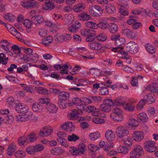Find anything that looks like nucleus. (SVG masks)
<instances>
[{"label":"nucleus","mask_w":158,"mask_h":158,"mask_svg":"<svg viewBox=\"0 0 158 158\" xmlns=\"http://www.w3.org/2000/svg\"><path fill=\"white\" fill-rule=\"evenodd\" d=\"M139 50L138 47L135 43L130 41L128 43L126 48V51L123 50V47H115L112 49V51L115 52H118L124 55H127V53L129 52L132 54L137 53Z\"/></svg>","instance_id":"nucleus-1"},{"label":"nucleus","mask_w":158,"mask_h":158,"mask_svg":"<svg viewBox=\"0 0 158 158\" xmlns=\"http://www.w3.org/2000/svg\"><path fill=\"white\" fill-rule=\"evenodd\" d=\"M86 149L85 145L82 143L78 145L77 148L74 147H70L69 148V151L71 154L73 156L78 155L79 153L84 154L85 150Z\"/></svg>","instance_id":"nucleus-2"},{"label":"nucleus","mask_w":158,"mask_h":158,"mask_svg":"<svg viewBox=\"0 0 158 158\" xmlns=\"http://www.w3.org/2000/svg\"><path fill=\"white\" fill-rule=\"evenodd\" d=\"M89 11L91 15L94 17H98L103 13V10L99 6L94 5L89 8Z\"/></svg>","instance_id":"nucleus-3"},{"label":"nucleus","mask_w":158,"mask_h":158,"mask_svg":"<svg viewBox=\"0 0 158 158\" xmlns=\"http://www.w3.org/2000/svg\"><path fill=\"white\" fill-rule=\"evenodd\" d=\"M113 105L114 102L110 99H106L100 105V108L103 111L108 112L110 110L111 106Z\"/></svg>","instance_id":"nucleus-4"},{"label":"nucleus","mask_w":158,"mask_h":158,"mask_svg":"<svg viewBox=\"0 0 158 158\" xmlns=\"http://www.w3.org/2000/svg\"><path fill=\"white\" fill-rule=\"evenodd\" d=\"M143 154V149L140 146H138L135 148L130 153L131 158H139Z\"/></svg>","instance_id":"nucleus-5"},{"label":"nucleus","mask_w":158,"mask_h":158,"mask_svg":"<svg viewBox=\"0 0 158 158\" xmlns=\"http://www.w3.org/2000/svg\"><path fill=\"white\" fill-rule=\"evenodd\" d=\"M116 133L118 137L121 138L128 134L129 132L124 127L120 126L116 129Z\"/></svg>","instance_id":"nucleus-6"},{"label":"nucleus","mask_w":158,"mask_h":158,"mask_svg":"<svg viewBox=\"0 0 158 158\" xmlns=\"http://www.w3.org/2000/svg\"><path fill=\"white\" fill-rule=\"evenodd\" d=\"M155 142L153 141H148L146 142L145 149L147 152H152L155 151L156 149Z\"/></svg>","instance_id":"nucleus-7"},{"label":"nucleus","mask_w":158,"mask_h":158,"mask_svg":"<svg viewBox=\"0 0 158 158\" xmlns=\"http://www.w3.org/2000/svg\"><path fill=\"white\" fill-rule=\"evenodd\" d=\"M53 131V129L50 127L45 126L41 129L39 135L41 137L48 136L50 135Z\"/></svg>","instance_id":"nucleus-8"},{"label":"nucleus","mask_w":158,"mask_h":158,"mask_svg":"<svg viewBox=\"0 0 158 158\" xmlns=\"http://www.w3.org/2000/svg\"><path fill=\"white\" fill-rule=\"evenodd\" d=\"M22 114L16 115V119L17 122H25L28 121L30 118L31 116V113L29 112L24 114Z\"/></svg>","instance_id":"nucleus-9"},{"label":"nucleus","mask_w":158,"mask_h":158,"mask_svg":"<svg viewBox=\"0 0 158 158\" xmlns=\"http://www.w3.org/2000/svg\"><path fill=\"white\" fill-rule=\"evenodd\" d=\"M54 2L51 0H46L44 5L43 6V9L47 10H51L54 8Z\"/></svg>","instance_id":"nucleus-10"},{"label":"nucleus","mask_w":158,"mask_h":158,"mask_svg":"<svg viewBox=\"0 0 158 158\" xmlns=\"http://www.w3.org/2000/svg\"><path fill=\"white\" fill-rule=\"evenodd\" d=\"M46 108L50 113H55L56 112L58 108L56 105L51 103H47L46 105Z\"/></svg>","instance_id":"nucleus-11"},{"label":"nucleus","mask_w":158,"mask_h":158,"mask_svg":"<svg viewBox=\"0 0 158 158\" xmlns=\"http://www.w3.org/2000/svg\"><path fill=\"white\" fill-rule=\"evenodd\" d=\"M105 137L108 141H112L114 140L115 138V133L112 131L108 130L105 133Z\"/></svg>","instance_id":"nucleus-12"},{"label":"nucleus","mask_w":158,"mask_h":158,"mask_svg":"<svg viewBox=\"0 0 158 158\" xmlns=\"http://www.w3.org/2000/svg\"><path fill=\"white\" fill-rule=\"evenodd\" d=\"M133 138L137 141H140L144 137L143 133L140 131H135L133 134Z\"/></svg>","instance_id":"nucleus-13"},{"label":"nucleus","mask_w":158,"mask_h":158,"mask_svg":"<svg viewBox=\"0 0 158 158\" xmlns=\"http://www.w3.org/2000/svg\"><path fill=\"white\" fill-rule=\"evenodd\" d=\"M31 22L35 25L40 24L44 21V19L41 16H32L31 18Z\"/></svg>","instance_id":"nucleus-14"},{"label":"nucleus","mask_w":158,"mask_h":158,"mask_svg":"<svg viewBox=\"0 0 158 158\" xmlns=\"http://www.w3.org/2000/svg\"><path fill=\"white\" fill-rule=\"evenodd\" d=\"M122 33L124 35L126 36L128 38L133 39L135 38V36L133 35V32L128 29H123L122 31Z\"/></svg>","instance_id":"nucleus-15"},{"label":"nucleus","mask_w":158,"mask_h":158,"mask_svg":"<svg viewBox=\"0 0 158 158\" xmlns=\"http://www.w3.org/2000/svg\"><path fill=\"white\" fill-rule=\"evenodd\" d=\"M105 7L106 12L109 14H113L115 12V8L112 3L107 4Z\"/></svg>","instance_id":"nucleus-16"},{"label":"nucleus","mask_w":158,"mask_h":158,"mask_svg":"<svg viewBox=\"0 0 158 158\" xmlns=\"http://www.w3.org/2000/svg\"><path fill=\"white\" fill-rule=\"evenodd\" d=\"M89 46L91 49L93 50H99L102 48V45L99 43L93 42L89 43Z\"/></svg>","instance_id":"nucleus-17"},{"label":"nucleus","mask_w":158,"mask_h":158,"mask_svg":"<svg viewBox=\"0 0 158 158\" xmlns=\"http://www.w3.org/2000/svg\"><path fill=\"white\" fill-rule=\"evenodd\" d=\"M50 152L52 154L55 155H61L64 152V150L60 148H55L51 150Z\"/></svg>","instance_id":"nucleus-18"},{"label":"nucleus","mask_w":158,"mask_h":158,"mask_svg":"<svg viewBox=\"0 0 158 158\" xmlns=\"http://www.w3.org/2000/svg\"><path fill=\"white\" fill-rule=\"evenodd\" d=\"M11 27V26L9 25L8 27H7V29L13 35H15L17 38L20 37L21 36V34L14 27Z\"/></svg>","instance_id":"nucleus-19"},{"label":"nucleus","mask_w":158,"mask_h":158,"mask_svg":"<svg viewBox=\"0 0 158 158\" xmlns=\"http://www.w3.org/2000/svg\"><path fill=\"white\" fill-rule=\"evenodd\" d=\"M59 100L67 101L69 96V94L67 92H61L58 95Z\"/></svg>","instance_id":"nucleus-20"},{"label":"nucleus","mask_w":158,"mask_h":158,"mask_svg":"<svg viewBox=\"0 0 158 158\" xmlns=\"http://www.w3.org/2000/svg\"><path fill=\"white\" fill-rule=\"evenodd\" d=\"M78 18L79 19L81 20L87 21L90 19L91 17L88 14L84 12H83L78 15Z\"/></svg>","instance_id":"nucleus-21"},{"label":"nucleus","mask_w":158,"mask_h":158,"mask_svg":"<svg viewBox=\"0 0 158 158\" xmlns=\"http://www.w3.org/2000/svg\"><path fill=\"white\" fill-rule=\"evenodd\" d=\"M109 31L112 33L116 32L118 30V26L115 24L110 23L109 24L108 27Z\"/></svg>","instance_id":"nucleus-22"},{"label":"nucleus","mask_w":158,"mask_h":158,"mask_svg":"<svg viewBox=\"0 0 158 158\" xmlns=\"http://www.w3.org/2000/svg\"><path fill=\"white\" fill-rule=\"evenodd\" d=\"M14 120V118L12 115H7L4 118H2L0 120L4 121L5 123L11 124Z\"/></svg>","instance_id":"nucleus-23"},{"label":"nucleus","mask_w":158,"mask_h":158,"mask_svg":"<svg viewBox=\"0 0 158 158\" xmlns=\"http://www.w3.org/2000/svg\"><path fill=\"white\" fill-rule=\"evenodd\" d=\"M137 118L142 123L146 122L148 119L147 114L144 113H141L139 114L137 116Z\"/></svg>","instance_id":"nucleus-24"},{"label":"nucleus","mask_w":158,"mask_h":158,"mask_svg":"<svg viewBox=\"0 0 158 158\" xmlns=\"http://www.w3.org/2000/svg\"><path fill=\"white\" fill-rule=\"evenodd\" d=\"M4 19L7 21L13 22L15 19V16L11 13H7L3 16Z\"/></svg>","instance_id":"nucleus-25"},{"label":"nucleus","mask_w":158,"mask_h":158,"mask_svg":"<svg viewBox=\"0 0 158 158\" xmlns=\"http://www.w3.org/2000/svg\"><path fill=\"white\" fill-rule=\"evenodd\" d=\"M78 113H79L76 110L74 109L68 115V117L70 119L75 120L77 118Z\"/></svg>","instance_id":"nucleus-26"},{"label":"nucleus","mask_w":158,"mask_h":158,"mask_svg":"<svg viewBox=\"0 0 158 158\" xmlns=\"http://www.w3.org/2000/svg\"><path fill=\"white\" fill-rule=\"evenodd\" d=\"M149 90L153 93H158V84L154 83L148 86Z\"/></svg>","instance_id":"nucleus-27"},{"label":"nucleus","mask_w":158,"mask_h":158,"mask_svg":"<svg viewBox=\"0 0 158 158\" xmlns=\"http://www.w3.org/2000/svg\"><path fill=\"white\" fill-rule=\"evenodd\" d=\"M85 9V6L82 3H78L74 6L73 10L76 12H79Z\"/></svg>","instance_id":"nucleus-28"},{"label":"nucleus","mask_w":158,"mask_h":158,"mask_svg":"<svg viewBox=\"0 0 158 158\" xmlns=\"http://www.w3.org/2000/svg\"><path fill=\"white\" fill-rule=\"evenodd\" d=\"M61 127L62 129L66 130L69 128H74L75 126L72 122H67L64 123Z\"/></svg>","instance_id":"nucleus-29"},{"label":"nucleus","mask_w":158,"mask_h":158,"mask_svg":"<svg viewBox=\"0 0 158 158\" xmlns=\"http://www.w3.org/2000/svg\"><path fill=\"white\" fill-rule=\"evenodd\" d=\"M35 90L40 94H48V90L42 87H36L35 88Z\"/></svg>","instance_id":"nucleus-30"},{"label":"nucleus","mask_w":158,"mask_h":158,"mask_svg":"<svg viewBox=\"0 0 158 158\" xmlns=\"http://www.w3.org/2000/svg\"><path fill=\"white\" fill-rule=\"evenodd\" d=\"M26 153L23 150H18L15 153V156L16 158H23L26 156Z\"/></svg>","instance_id":"nucleus-31"},{"label":"nucleus","mask_w":158,"mask_h":158,"mask_svg":"<svg viewBox=\"0 0 158 158\" xmlns=\"http://www.w3.org/2000/svg\"><path fill=\"white\" fill-rule=\"evenodd\" d=\"M123 114L122 110L118 108H115L112 110V113L110 114V117H114L116 115Z\"/></svg>","instance_id":"nucleus-32"},{"label":"nucleus","mask_w":158,"mask_h":158,"mask_svg":"<svg viewBox=\"0 0 158 158\" xmlns=\"http://www.w3.org/2000/svg\"><path fill=\"white\" fill-rule=\"evenodd\" d=\"M86 26L89 28L95 29L98 27L97 24L92 21H87L85 23Z\"/></svg>","instance_id":"nucleus-33"},{"label":"nucleus","mask_w":158,"mask_h":158,"mask_svg":"<svg viewBox=\"0 0 158 158\" xmlns=\"http://www.w3.org/2000/svg\"><path fill=\"white\" fill-rule=\"evenodd\" d=\"M15 146L14 145H10L7 149V153L9 156H12L14 154L15 151Z\"/></svg>","instance_id":"nucleus-34"},{"label":"nucleus","mask_w":158,"mask_h":158,"mask_svg":"<svg viewBox=\"0 0 158 158\" xmlns=\"http://www.w3.org/2000/svg\"><path fill=\"white\" fill-rule=\"evenodd\" d=\"M125 42V39L122 37H121L119 39H117L115 42V44L117 47H123L122 45L124 44Z\"/></svg>","instance_id":"nucleus-35"},{"label":"nucleus","mask_w":158,"mask_h":158,"mask_svg":"<svg viewBox=\"0 0 158 158\" xmlns=\"http://www.w3.org/2000/svg\"><path fill=\"white\" fill-rule=\"evenodd\" d=\"M27 139L28 137L26 136H23L20 137L18 139V143L20 146L23 145Z\"/></svg>","instance_id":"nucleus-36"},{"label":"nucleus","mask_w":158,"mask_h":158,"mask_svg":"<svg viewBox=\"0 0 158 158\" xmlns=\"http://www.w3.org/2000/svg\"><path fill=\"white\" fill-rule=\"evenodd\" d=\"M53 41L52 37L48 36L44 38L42 40L43 43L46 46H48V44L52 43Z\"/></svg>","instance_id":"nucleus-37"},{"label":"nucleus","mask_w":158,"mask_h":158,"mask_svg":"<svg viewBox=\"0 0 158 158\" xmlns=\"http://www.w3.org/2000/svg\"><path fill=\"white\" fill-rule=\"evenodd\" d=\"M74 77L72 76L69 75L68 76H67L66 79H67L68 80H73V82L74 83L76 84L77 86H82V84H80L79 83H77L78 82V81H81L80 79H77V78H75L74 79Z\"/></svg>","instance_id":"nucleus-38"},{"label":"nucleus","mask_w":158,"mask_h":158,"mask_svg":"<svg viewBox=\"0 0 158 158\" xmlns=\"http://www.w3.org/2000/svg\"><path fill=\"white\" fill-rule=\"evenodd\" d=\"M90 139L94 140L98 139L100 137V134L98 132L91 133L89 135Z\"/></svg>","instance_id":"nucleus-39"},{"label":"nucleus","mask_w":158,"mask_h":158,"mask_svg":"<svg viewBox=\"0 0 158 158\" xmlns=\"http://www.w3.org/2000/svg\"><path fill=\"white\" fill-rule=\"evenodd\" d=\"M91 34H89V36L86 38V40L88 42H90L94 41V40L95 37L96 33L94 30H93V32H91Z\"/></svg>","instance_id":"nucleus-40"},{"label":"nucleus","mask_w":158,"mask_h":158,"mask_svg":"<svg viewBox=\"0 0 158 158\" xmlns=\"http://www.w3.org/2000/svg\"><path fill=\"white\" fill-rule=\"evenodd\" d=\"M128 124L131 127H134L138 126L139 123L135 119L132 118L129 120Z\"/></svg>","instance_id":"nucleus-41"},{"label":"nucleus","mask_w":158,"mask_h":158,"mask_svg":"<svg viewBox=\"0 0 158 158\" xmlns=\"http://www.w3.org/2000/svg\"><path fill=\"white\" fill-rule=\"evenodd\" d=\"M35 150V146H29L26 148V151L29 155H31L36 152Z\"/></svg>","instance_id":"nucleus-42"},{"label":"nucleus","mask_w":158,"mask_h":158,"mask_svg":"<svg viewBox=\"0 0 158 158\" xmlns=\"http://www.w3.org/2000/svg\"><path fill=\"white\" fill-rule=\"evenodd\" d=\"M58 103L60 108L64 109L67 107L68 103L67 101L59 100Z\"/></svg>","instance_id":"nucleus-43"},{"label":"nucleus","mask_w":158,"mask_h":158,"mask_svg":"<svg viewBox=\"0 0 158 158\" xmlns=\"http://www.w3.org/2000/svg\"><path fill=\"white\" fill-rule=\"evenodd\" d=\"M92 30L85 29L82 30L81 33L82 35L85 36H88L89 34H91V32H93Z\"/></svg>","instance_id":"nucleus-44"},{"label":"nucleus","mask_w":158,"mask_h":158,"mask_svg":"<svg viewBox=\"0 0 158 158\" xmlns=\"http://www.w3.org/2000/svg\"><path fill=\"white\" fill-rule=\"evenodd\" d=\"M32 22L29 19H25L23 22V25L26 27H27V29L26 30L28 32L30 31L29 30V28H30L32 25Z\"/></svg>","instance_id":"nucleus-45"},{"label":"nucleus","mask_w":158,"mask_h":158,"mask_svg":"<svg viewBox=\"0 0 158 158\" xmlns=\"http://www.w3.org/2000/svg\"><path fill=\"white\" fill-rule=\"evenodd\" d=\"M146 102V99H143L139 102L136 106L137 110H141Z\"/></svg>","instance_id":"nucleus-46"},{"label":"nucleus","mask_w":158,"mask_h":158,"mask_svg":"<svg viewBox=\"0 0 158 158\" xmlns=\"http://www.w3.org/2000/svg\"><path fill=\"white\" fill-rule=\"evenodd\" d=\"M98 27L99 28L104 30L108 28L109 24L106 22H100L97 24Z\"/></svg>","instance_id":"nucleus-47"},{"label":"nucleus","mask_w":158,"mask_h":158,"mask_svg":"<svg viewBox=\"0 0 158 158\" xmlns=\"http://www.w3.org/2000/svg\"><path fill=\"white\" fill-rule=\"evenodd\" d=\"M79 139V137L74 134L71 135H69L68 137V139L69 141L75 142Z\"/></svg>","instance_id":"nucleus-48"},{"label":"nucleus","mask_w":158,"mask_h":158,"mask_svg":"<svg viewBox=\"0 0 158 158\" xmlns=\"http://www.w3.org/2000/svg\"><path fill=\"white\" fill-rule=\"evenodd\" d=\"M111 118L114 121L117 122H120L122 121L124 118L122 114L116 115L114 117H112Z\"/></svg>","instance_id":"nucleus-49"},{"label":"nucleus","mask_w":158,"mask_h":158,"mask_svg":"<svg viewBox=\"0 0 158 158\" xmlns=\"http://www.w3.org/2000/svg\"><path fill=\"white\" fill-rule=\"evenodd\" d=\"M119 153L123 154H126L128 152V149L124 146H120L118 149Z\"/></svg>","instance_id":"nucleus-50"},{"label":"nucleus","mask_w":158,"mask_h":158,"mask_svg":"<svg viewBox=\"0 0 158 158\" xmlns=\"http://www.w3.org/2000/svg\"><path fill=\"white\" fill-rule=\"evenodd\" d=\"M57 139L58 142L60 143L61 145L64 147L68 146V144L67 143V140L65 139L57 137Z\"/></svg>","instance_id":"nucleus-51"},{"label":"nucleus","mask_w":158,"mask_h":158,"mask_svg":"<svg viewBox=\"0 0 158 158\" xmlns=\"http://www.w3.org/2000/svg\"><path fill=\"white\" fill-rule=\"evenodd\" d=\"M145 97H146V98H147V99H146V102L147 101L149 102V103L151 104L155 102L154 98L151 95L149 94H147L146 95Z\"/></svg>","instance_id":"nucleus-52"},{"label":"nucleus","mask_w":158,"mask_h":158,"mask_svg":"<svg viewBox=\"0 0 158 158\" xmlns=\"http://www.w3.org/2000/svg\"><path fill=\"white\" fill-rule=\"evenodd\" d=\"M123 108L125 110L130 111H131L134 110V106L130 104H126L124 105Z\"/></svg>","instance_id":"nucleus-53"},{"label":"nucleus","mask_w":158,"mask_h":158,"mask_svg":"<svg viewBox=\"0 0 158 158\" xmlns=\"http://www.w3.org/2000/svg\"><path fill=\"white\" fill-rule=\"evenodd\" d=\"M11 48L15 54L18 55L20 53L21 49L18 45H13L12 46Z\"/></svg>","instance_id":"nucleus-54"},{"label":"nucleus","mask_w":158,"mask_h":158,"mask_svg":"<svg viewBox=\"0 0 158 158\" xmlns=\"http://www.w3.org/2000/svg\"><path fill=\"white\" fill-rule=\"evenodd\" d=\"M132 141L133 140L131 138L128 136L124 139V143L125 145L129 146L132 144Z\"/></svg>","instance_id":"nucleus-55"},{"label":"nucleus","mask_w":158,"mask_h":158,"mask_svg":"<svg viewBox=\"0 0 158 158\" xmlns=\"http://www.w3.org/2000/svg\"><path fill=\"white\" fill-rule=\"evenodd\" d=\"M97 37L99 41H104L106 40L107 36L105 34H101L97 36Z\"/></svg>","instance_id":"nucleus-56"},{"label":"nucleus","mask_w":158,"mask_h":158,"mask_svg":"<svg viewBox=\"0 0 158 158\" xmlns=\"http://www.w3.org/2000/svg\"><path fill=\"white\" fill-rule=\"evenodd\" d=\"M31 2L29 1H26L23 2L22 3L21 5L24 7L26 8H30L31 9Z\"/></svg>","instance_id":"nucleus-57"},{"label":"nucleus","mask_w":158,"mask_h":158,"mask_svg":"<svg viewBox=\"0 0 158 158\" xmlns=\"http://www.w3.org/2000/svg\"><path fill=\"white\" fill-rule=\"evenodd\" d=\"M87 106L84 103H80L78 105L77 108L80 110V112H81L82 111H86V108Z\"/></svg>","instance_id":"nucleus-58"},{"label":"nucleus","mask_w":158,"mask_h":158,"mask_svg":"<svg viewBox=\"0 0 158 158\" xmlns=\"http://www.w3.org/2000/svg\"><path fill=\"white\" fill-rule=\"evenodd\" d=\"M107 87H102L100 89V93L102 95H107L108 94V89Z\"/></svg>","instance_id":"nucleus-59"},{"label":"nucleus","mask_w":158,"mask_h":158,"mask_svg":"<svg viewBox=\"0 0 158 158\" xmlns=\"http://www.w3.org/2000/svg\"><path fill=\"white\" fill-rule=\"evenodd\" d=\"M125 102L121 100L116 99L114 103V105L117 106H120L124 105Z\"/></svg>","instance_id":"nucleus-60"},{"label":"nucleus","mask_w":158,"mask_h":158,"mask_svg":"<svg viewBox=\"0 0 158 158\" xmlns=\"http://www.w3.org/2000/svg\"><path fill=\"white\" fill-rule=\"evenodd\" d=\"M31 61L33 62L34 63H36L38 60L39 56L37 54H31Z\"/></svg>","instance_id":"nucleus-61"},{"label":"nucleus","mask_w":158,"mask_h":158,"mask_svg":"<svg viewBox=\"0 0 158 158\" xmlns=\"http://www.w3.org/2000/svg\"><path fill=\"white\" fill-rule=\"evenodd\" d=\"M72 103L73 104L79 105L80 103H82L81 99H80L78 98H74L72 100Z\"/></svg>","instance_id":"nucleus-62"},{"label":"nucleus","mask_w":158,"mask_h":158,"mask_svg":"<svg viewBox=\"0 0 158 158\" xmlns=\"http://www.w3.org/2000/svg\"><path fill=\"white\" fill-rule=\"evenodd\" d=\"M93 122L96 124H100L103 122L104 120L98 117L93 118Z\"/></svg>","instance_id":"nucleus-63"},{"label":"nucleus","mask_w":158,"mask_h":158,"mask_svg":"<svg viewBox=\"0 0 158 158\" xmlns=\"http://www.w3.org/2000/svg\"><path fill=\"white\" fill-rule=\"evenodd\" d=\"M40 105L37 102H35L33 104L32 106V109L34 111H37L40 109Z\"/></svg>","instance_id":"nucleus-64"}]
</instances>
